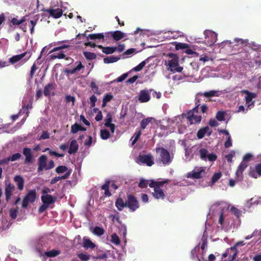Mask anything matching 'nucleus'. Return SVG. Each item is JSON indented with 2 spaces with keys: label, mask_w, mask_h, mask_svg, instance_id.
<instances>
[{
  "label": "nucleus",
  "mask_w": 261,
  "mask_h": 261,
  "mask_svg": "<svg viewBox=\"0 0 261 261\" xmlns=\"http://www.w3.org/2000/svg\"><path fill=\"white\" fill-rule=\"evenodd\" d=\"M219 91L216 90H211L207 92H205L202 94L201 95H203L206 97H212L213 96H218L219 95Z\"/></svg>",
  "instance_id": "7c9ffc66"
},
{
  "label": "nucleus",
  "mask_w": 261,
  "mask_h": 261,
  "mask_svg": "<svg viewBox=\"0 0 261 261\" xmlns=\"http://www.w3.org/2000/svg\"><path fill=\"white\" fill-rule=\"evenodd\" d=\"M83 247L87 249H93L95 247V245L90 240L85 239L83 243Z\"/></svg>",
  "instance_id": "473e14b6"
},
{
  "label": "nucleus",
  "mask_w": 261,
  "mask_h": 261,
  "mask_svg": "<svg viewBox=\"0 0 261 261\" xmlns=\"http://www.w3.org/2000/svg\"><path fill=\"white\" fill-rule=\"evenodd\" d=\"M151 117H148L145 119H143L141 122V128L142 129H144L146 126L149 124V123L151 122L152 120Z\"/></svg>",
  "instance_id": "c9c22d12"
},
{
  "label": "nucleus",
  "mask_w": 261,
  "mask_h": 261,
  "mask_svg": "<svg viewBox=\"0 0 261 261\" xmlns=\"http://www.w3.org/2000/svg\"><path fill=\"white\" fill-rule=\"evenodd\" d=\"M141 135V131L140 130L137 132L135 133L133 137L131 139H133L134 138V139L133 140L132 143V145H134L136 143V142L138 140V139H139Z\"/></svg>",
  "instance_id": "8fccbe9b"
},
{
  "label": "nucleus",
  "mask_w": 261,
  "mask_h": 261,
  "mask_svg": "<svg viewBox=\"0 0 261 261\" xmlns=\"http://www.w3.org/2000/svg\"><path fill=\"white\" fill-rule=\"evenodd\" d=\"M21 156V155L19 153H15L9 156L10 161L13 162L19 159Z\"/></svg>",
  "instance_id": "6e6d98bb"
},
{
  "label": "nucleus",
  "mask_w": 261,
  "mask_h": 261,
  "mask_svg": "<svg viewBox=\"0 0 261 261\" xmlns=\"http://www.w3.org/2000/svg\"><path fill=\"white\" fill-rule=\"evenodd\" d=\"M60 253L61 252L60 250L53 249L49 251L46 252L45 254L47 257H52L59 255Z\"/></svg>",
  "instance_id": "4c0bfd02"
},
{
  "label": "nucleus",
  "mask_w": 261,
  "mask_h": 261,
  "mask_svg": "<svg viewBox=\"0 0 261 261\" xmlns=\"http://www.w3.org/2000/svg\"><path fill=\"white\" fill-rule=\"evenodd\" d=\"M120 59L116 56H109L103 59V62L106 64L112 63L118 61Z\"/></svg>",
  "instance_id": "2f4dec72"
},
{
  "label": "nucleus",
  "mask_w": 261,
  "mask_h": 261,
  "mask_svg": "<svg viewBox=\"0 0 261 261\" xmlns=\"http://www.w3.org/2000/svg\"><path fill=\"white\" fill-rule=\"evenodd\" d=\"M149 181V180L141 178L138 184V187L141 189L145 188L147 187Z\"/></svg>",
  "instance_id": "79ce46f5"
},
{
  "label": "nucleus",
  "mask_w": 261,
  "mask_h": 261,
  "mask_svg": "<svg viewBox=\"0 0 261 261\" xmlns=\"http://www.w3.org/2000/svg\"><path fill=\"white\" fill-rule=\"evenodd\" d=\"M152 195L155 198L158 199H163L165 197V194L161 189L156 188L155 190H154V192L152 193Z\"/></svg>",
  "instance_id": "c85d7f7f"
},
{
  "label": "nucleus",
  "mask_w": 261,
  "mask_h": 261,
  "mask_svg": "<svg viewBox=\"0 0 261 261\" xmlns=\"http://www.w3.org/2000/svg\"><path fill=\"white\" fill-rule=\"evenodd\" d=\"M18 214V210L16 209L11 208L10 210V216L13 219H15Z\"/></svg>",
  "instance_id": "13d9d810"
},
{
  "label": "nucleus",
  "mask_w": 261,
  "mask_h": 261,
  "mask_svg": "<svg viewBox=\"0 0 261 261\" xmlns=\"http://www.w3.org/2000/svg\"><path fill=\"white\" fill-rule=\"evenodd\" d=\"M138 76L137 75H134L132 77L129 78L126 81V83L127 84H133L136 82V81L138 79Z\"/></svg>",
  "instance_id": "69168bd1"
},
{
  "label": "nucleus",
  "mask_w": 261,
  "mask_h": 261,
  "mask_svg": "<svg viewBox=\"0 0 261 261\" xmlns=\"http://www.w3.org/2000/svg\"><path fill=\"white\" fill-rule=\"evenodd\" d=\"M169 182V180L168 179H164L162 181H156V188L161 189L160 188L162 187L165 184L168 183Z\"/></svg>",
  "instance_id": "864d4df0"
},
{
  "label": "nucleus",
  "mask_w": 261,
  "mask_h": 261,
  "mask_svg": "<svg viewBox=\"0 0 261 261\" xmlns=\"http://www.w3.org/2000/svg\"><path fill=\"white\" fill-rule=\"evenodd\" d=\"M222 174L221 172L215 173L213 175L211 179L212 184L213 185L217 182L221 177Z\"/></svg>",
  "instance_id": "09e8293b"
},
{
  "label": "nucleus",
  "mask_w": 261,
  "mask_h": 261,
  "mask_svg": "<svg viewBox=\"0 0 261 261\" xmlns=\"http://www.w3.org/2000/svg\"><path fill=\"white\" fill-rule=\"evenodd\" d=\"M112 120V115L109 113L106 116V118L105 119V125L106 126H108V125L111 124V122Z\"/></svg>",
  "instance_id": "4d7b16f0"
},
{
  "label": "nucleus",
  "mask_w": 261,
  "mask_h": 261,
  "mask_svg": "<svg viewBox=\"0 0 261 261\" xmlns=\"http://www.w3.org/2000/svg\"><path fill=\"white\" fill-rule=\"evenodd\" d=\"M126 202V207L129 208L130 212H135L140 207L139 202L134 195H127Z\"/></svg>",
  "instance_id": "20e7f679"
},
{
  "label": "nucleus",
  "mask_w": 261,
  "mask_h": 261,
  "mask_svg": "<svg viewBox=\"0 0 261 261\" xmlns=\"http://www.w3.org/2000/svg\"><path fill=\"white\" fill-rule=\"evenodd\" d=\"M205 135L204 130L202 128H200L197 133V137L198 139H200L203 138Z\"/></svg>",
  "instance_id": "680f3d73"
},
{
  "label": "nucleus",
  "mask_w": 261,
  "mask_h": 261,
  "mask_svg": "<svg viewBox=\"0 0 261 261\" xmlns=\"http://www.w3.org/2000/svg\"><path fill=\"white\" fill-rule=\"evenodd\" d=\"M139 160L141 163L145 164L148 166H151L154 164L151 156L149 155H140Z\"/></svg>",
  "instance_id": "6ab92c4d"
},
{
  "label": "nucleus",
  "mask_w": 261,
  "mask_h": 261,
  "mask_svg": "<svg viewBox=\"0 0 261 261\" xmlns=\"http://www.w3.org/2000/svg\"><path fill=\"white\" fill-rule=\"evenodd\" d=\"M14 180L17 183V188L19 190L22 191L24 188V179L20 175H16Z\"/></svg>",
  "instance_id": "b1692460"
},
{
  "label": "nucleus",
  "mask_w": 261,
  "mask_h": 261,
  "mask_svg": "<svg viewBox=\"0 0 261 261\" xmlns=\"http://www.w3.org/2000/svg\"><path fill=\"white\" fill-rule=\"evenodd\" d=\"M36 197L37 193L35 190L29 191L23 199L22 207L24 208H27L29 203H33L35 202Z\"/></svg>",
  "instance_id": "39448f33"
},
{
  "label": "nucleus",
  "mask_w": 261,
  "mask_h": 261,
  "mask_svg": "<svg viewBox=\"0 0 261 261\" xmlns=\"http://www.w3.org/2000/svg\"><path fill=\"white\" fill-rule=\"evenodd\" d=\"M156 152L159 153V157L158 160L164 166L169 165L172 161L173 156L170 155L169 152L163 147H159L155 149Z\"/></svg>",
  "instance_id": "f03ea898"
},
{
  "label": "nucleus",
  "mask_w": 261,
  "mask_h": 261,
  "mask_svg": "<svg viewBox=\"0 0 261 261\" xmlns=\"http://www.w3.org/2000/svg\"><path fill=\"white\" fill-rule=\"evenodd\" d=\"M175 44V49L176 50L184 49L189 47V45L187 43L174 42Z\"/></svg>",
  "instance_id": "58836bf2"
},
{
  "label": "nucleus",
  "mask_w": 261,
  "mask_h": 261,
  "mask_svg": "<svg viewBox=\"0 0 261 261\" xmlns=\"http://www.w3.org/2000/svg\"><path fill=\"white\" fill-rule=\"evenodd\" d=\"M205 174V169L203 167L195 168L193 170L187 173V177L192 179L202 178Z\"/></svg>",
  "instance_id": "423d86ee"
},
{
  "label": "nucleus",
  "mask_w": 261,
  "mask_h": 261,
  "mask_svg": "<svg viewBox=\"0 0 261 261\" xmlns=\"http://www.w3.org/2000/svg\"><path fill=\"white\" fill-rule=\"evenodd\" d=\"M111 242L116 245L120 244V241L119 238L116 233H114L111 235Z\"/></svg>",
  "instance_id": "ea45409f"
},
{
  "label": "nucleus",
  "mask_w": 261,
  "mask_h": 261,
  "mask_svg": "<svg viewBox=\"0 0 261 261\" xmlns=\"http://www.w3.org/2000/svg\"><path fill=\"white\" fill-rule=\"evenodd\" d=\"M25 21V17H23L20 20H18L16 18H13L11 20V23L13 25H20Z\"/></svg>",
  "instance_id": "de8ad7c7"
},
{
  "label": "nucleus",
  "mask_w": 261,
  "mask_h": 261,
  "mask_svg": "<svg viewBox=\"0 0 261 261\" xmlns=\"http://www.w3.org/2000/svg\"><path fill=\"white\" fill-rule=\"evenodd\" d=\"M56 89V85L55 83H48L44 88L43 93L45 96H49L52 91H54Z\"/></svg>",
  "instance_id": "aec40b11"
},
{
  "label": "nucleus",
  "mask_w": 261,
  "mask_h": 261,
  "mask_svg": "<svg viewBox=\"0 0 261 261\" xmlns=\"http://www.w3.org/2000/svg\"><path fill=\"white\" fill-rule=\"evenodd\" d=\"M225 113L224 111H219L216 114V119L219 121L225 120Z\"/></svg>",
  "instance_id": "37998d69"
},
{
  "label": "nucleus",
  "mask_w": 261,
  "mask_h": 261,
  "mask_svg": "<svg viewBox=\"0 0 261 261\" xmlns=\"http://www.w3.org/2000/svg\"><path fill=\"white\" fill-rule=\"evenodd\" d=\"M199 109H200V112L203 114L206 113L208 111V108L205 104H203L202 105H200L199 107Z\"/></svg>",
  "instance_id": "bf43d9fd"
},
{
  "label": "nucleus",
  "mask_w": 261,
  "mask_h": 261,
  "mask_svg": "<svg viewBox=\"0 0 261 261\" xmlns=\"http://www.w3.org/2000/svg\"><path fill=\"white\" fill-rule=\"evenodd\" d=\"M83 55L88 60H92L95 59L96 58V55L95 53L89 52V51H84Z\"/></svg>",
  "instance_id": "e433bc0d"
},
{
  "label": "nucleus",
  "mask_w": 261,
  "mask_h": 261,
  "mask_svg": "<svg viewBox=\"0 0 261 261\" xmlns=\"http://www.w3.org/2000/svg\"><path fill=\"white\" fill-rule=\"evenodd\" d=\"M47 158L46 155H41L38 159L37 172L40 173L43 170H48L53 169L55 167V163L53 160L49 161L48 164H47Z\"/></svg>",
  "instance_id": "7ed1b4c3"
},
{
  "label": "nucleus",
  "mask_w": 261,
  "mask_h": 261,
  "mask_svg": "<svg viewBox=\"0 0 261 261\" xmlns=\"http://www.w3.org/2000/svg\"><path fill=\"white\" fill-rule=\"evenodd\" d=\"M68 168L66 166L60 165L56 168V172L58 174L67 172L68 171Z\"/></svg>",
  "instance_id": "a19ab883"
},
{
  "label": "nucleus",
  "mask_w": 261,
  "mask_h": 261,
  "mask_svg": "<svg viewBox=\"0 0 261 261\" xmlns=\"http://www.w3.org/2000/svg\"><path fill=\"white\" fill-rule=\"evenodd\" d=\"M199 102L200 100L196 98V106L185 114V116L190 122V124L199 123L201 121V116L196 114L198 112L199 107L200 106Z\"/></svg>",
  "instance_id": "f257e3e1"
},
{
  "label": "nucleus",
  "mask_w": 261,
  "mask_h": 261,
  "mask_svg": "<svg viewBox=\"0 0 261 261\" xmlns=\"http://www.w3.org/2000/svg\"><path fill=\"white\" fill-rule=\"evenodd\" d=\"M146 64L145 61L141 62L139 65L134 68L133 70L135 71H139L142 69Z\"/></svg>",
  "instance_id": "5fc2aeb1"
},
{
  "label": "nucleus",
  "mask_w": 261,
  "mask_h": 261,
  "mask_svg": "<svg viewBox=\"0 0 261 261\" xmlns=\"http://www.w3.org/2000/svg\"><path fill=\"white\" fill-rule=\"evenodd\" d=\"M152 91V89L141 90L138 98L139 101L141 103L149 101L150 99V93Z\"/></svg>",
  "instance_id": "9d476101"
},
{
  "label": "nucleus",
  "mask_w": 261,
  "mask_h": 261,
  "mask_svg": "<svg viewBox=\"0 0 261 261\" xmlns=\"http://www.w3.org/2000/svg\"><path fill=\"white\" fill-rule=\"evenodd\" d=\"M179 58L171 59L168 60V65L169 69L172 72H180L183 69V67L179 66Z\"/></svg>",
  "instance_id": "1a4fd4ad"
},
{
  "label": "nucleus",
  "mask_w": 261,
  "mask_h": 261,
  "mask_svg": "<svg viewBox=\"0 0 261 261\" xmlns=\"http://www.w3.org/2000/svg\"><path fill=\"white\" fill-rule=\"evenodd\" d=\"M71 169H69V170L63 176H56L54 178H52L50 180V184L53 185L60 180L65 179L68 178L71 173Z\"/></svg>",
  "instance_id": "5701e85b"
},
{
  "label": "nucleus",
  "mask_w": 261,
  "mask_h": 261,
  "mask_svg": "<svg viewBox=\"0 0 261 261\" xmlns=\"http://www.w3.org/2000/svg\"><path fill=\"white\" fill-rule=\"evenodd\" d=\"M46 12H48L50 16H53L55 18H59L63 14V11L61 9L57 8L56 9H47Z\"/></svg>",
  "instance_id": "a211bd4d"
},
{
  "label": "nucleus",
  "mask_w": 261,
  "mask_h": 261,
  "mask_svg": "<svg viewBox=\"0 0 261 261\" xmlns=\"http://www.w3.org/2000/svg\"><path fill=\"white\" fill-rule=\"evenodd\" d=\"M79 149V145L76 140H72L70 143L68 153L70 154L76 153Z\"/></svg>",
  "instance_id": "4be33fe9"
},
{
  "label": "nucleus",
  "mask_w": 261,
  "mask_h": 261,
  "mask_svg": "<svg viewBox=\"0 0 261 261\" xmlns=\"http://www.w3.org/2000/svg\"><path fill=\"white\" fill-rule=\"evenodd\" d=\"M49 138V134L47 131H43L40 139H47Z\"/></svg>",
  "instance_id": "338daca9"
},
{
  "label": "nucleus",
  "mask_w": 261,
  "mask_h": 261,
  "mask_svg": "<svg viewBox=\"0 0 261 261\" xmlns=\"http://www.w3.org/2000/svg\"><path fill=\"white\" fill-rule=\"evenodd\" d=\"M230 212H232V213H233V214L238 218H239L242 215L241 211L234 206H232L230 208Z\"/></svg>",
  "instance_id": "c03bdc74"
},
{
  "label": "nucleus",
  "mask_w": 261,
  "mask_h": 261,
  "mask_svg": "<svg viewBox=\"0 0 261 261\" xmlns=\"http://www.w3.org/2000/svg\"><path fill=\"white\" fill-rule=\"evenodd\" d=\"M229 250V257L228 261H233L238 254V251L236 246L228 248Z\"/></svg>",
  "instance_id": "393cba45"
},
{
  "label": "nucleus",
  "mask_w": 261,
  "mask_h": 261,
  "mask_svg": "<svg viewBox=\"0 0 261 261\" xmlns=\"http://www.w3.org/2000/svg\"><path fill=\"white\" fill-rule=\"evenodd\" d=\"M200 158L202 160H208L211 162H214L217 160V156L214 153H208V151L205 148H201L199 150Z\"/></svg>",
  "instance_id": "6e6552de"
},
{
  "label": "nucleus",
  "mask_w": 261,
  "mask_h": 261,
  "mask_svg": "<svg viewBox=\"0 0 261 261\" xmlns=\"http://www.w3.org/2000/svg\"><path fill=\"white\" fill-rule=\"evenodd\" d=\"M116 51V47H104L102 52L106 54H112Z\"/></svg>",
  "instance_id": "a18cd8bd"
},
{
  "label": "nucleus",
  "mask_w": 261,
  "mask_h": 261,
  "mask_svg": "<svg viewBox=\"0 0 261 261\" xmlns=\"http://www.w3.org/2000/svg\"><path fill=\"white\" fill-rule=\"evenodd\" d=\"M84 68L85 67L83 65L82 62L79 61L76 67L72 69L66 68L65 69L64 72L67 75H69V74H74L75 72L80 71L82 69Z\"/></svg>",
  "instance_id": "dca6fc26"
},
{
  "label": "nucleus",
  "mask_w": 261,
  "mask_h": 261,
  "mask_svg": "<svg viewBox=\"0 0 261 261\" xmlns=\"http://www.w3.org/2000/svg\"><path fill=\"white\" fill-rule=\"evenodd\" d=\"M92 90L94 93L99 95L100 93L99 92L98 87L96 85L94 82H92L90 84Z\"/></svg>",
  "instance_id": "3c124183"
},
{
  "label": "nucleus",
  "mask_w": 261,
  "mask_h": 261,
  "mask_svg": "<svg viewBox=\"0 0 261 261\" xmlns=\"http://www.w3.org/2000/svg\"><path fill=\"white\" fill-rule=\"evenodd\" d=\"M250 176L257 178L258 176L261 175V163L257 164L255 167V169L250 171Z\"/></svg>",
  "instance_id": "412c9836"
},
{
  "label": "nucleus",
  "mask_w": 261,
  "mask_h": 261,
  "mask_svg": "<svg viewBox=\"0 0 261 261\" xmlns=\"http://www.w3.org/2000/svg\"><path fill=\"white\" fill-rule=\"evenodd\" d=\"M90 100L91 103V107H94L95 106V102L97 100V98L94 95H92L90 97Z\"/></svg>",
  "instance_id": "0e129e2a"
},
{
  "label": "nucleus",
  "mask_w": 261,
  "mask_h": 261,
  "mask_svg": "<svg viewBox=\"0 0 261 261\" xmlns=\"http://www.w3.org/2000/svg\"><path fill=\"white\" fill-rule=\"evenodd\" d=\"M69 43H70V41L68 40H63V41H58L57 42H55V45H59L62 43H64V44H62L58 47H56L54 48L50 52H51V53L55 52V51H58V50H59L61 49L67 48L70 46V45L69 44Z\"/></svg>",
  "instance_id": "2eb2a0df"
},
{
  "label": "nucleus",
  "mask_w": 261,
  "mask_h": 261,
  "mask_svg": "<svg viewBox=\"0 0 261 261\" xmlns=\"http://www.w3.org/2000/svg\"><path fill=\"white\" fill-rule=\"evenodd\" d=\"M104 38V35L102 33H98V34H91L89 35V36L87 37V40H88L89 39L91 40L95 39H101Z\"/></svg>",
  "instance_id": "72a5a7b5"
},
{
  "label": "nucleus",
  "mask_w": 261,
  "mask_h": 261,
  "mask_svg": "<svg viewBox=\"0 0 261 261\" xmlns=\"http://www.w3.org/2000/svg\"><path fill=\"white\" fill-rule=\"evenodd\" d=\"M115 206L119 211H121L124 207H126V202L123 201L121 198H118L115 202Z\"/></svg>",
  "instance_id": "c756f323"
},
{
  "label": "nucleus",
  "mask_w": 261,
  "mask_h": 261,
  "mask_svg": "<svg viewBox=\"0 0 261 261\" xmlns=\"http://www.w3.org/2000/svg\"><path fill=\"white\" fill-rule=\"evenodd\" d=\"M232 146V141L230 136L227 137V140L225 142L224 146L225 148H229Z\"/></svg>",
  "instance_id": "052dcab7"
},
{
  "label": "nucleus",
  "mask_w": 261,
  "mask_h": 261,
  "mask_svg": "<svg viewBox=\"0 0 261 261\" xmlns=\"http://www.w3.org/2000/svg\"><path fill=\"white\" fill-rule=\"evenodd\" d=\"M113 97V96L112 95L110 94H107L104 96L102 100L108 102L111 101V100L112 99Z\"/></svg>",
  "instance_id": "774afa93"
},
{
  "label": "nucleus",
  "mask_w": 261,
  "mask_h": 261,
  "mask_svg": "<svg viewBox=\"0 0 261 261\" xmlns=\"http://www.w3.org/2000/svg\"><path fill=\"white\" fill-rule=\"evenodd\" d=\"M110 136L109 132L107 129H101L100 130V137L103 140L108 139Z\"/></svg>",
  "instance_id": "49530a36"
},
{
  "label": "nucleus",
  "mask_w": 261,
  "mask_h": 261,
  "mask_svg": "<svg viewBox=\"0 0 261 261\" xmlns=\"http://www.w3.org/2000/svg\"><path fill=\"white\" fill-rule=\"evenodd\" d=\"M31 56V54L30 52H24L20 55H15L12 56L11 58L9 59V62L11 64H14L19 61H20L21 59H22L23 58L25 57L24 60L25 61L28 60Z\"/></svg>",
  "instance_id": "9b49d317"
},
{
  "label": "nucleus",
  "mask_w": 261,
  "mask_h": 261,
  "mask_svg": "<svg viewBox=\"0 0 261 261\" xmlns=\"http://www.w3.org/2000/svg\"><path fill=\"white\" fill-rule=\"evenodd\" d=\"M105 231L103 228L99 226H95L93 231V233L98 236H101L103 235Z\"/></svg>",
  "instance_id": "f704fd0d"
},
{
  "label": "nucleus",
  "mask_w": 261,
  "mask_h": 261,
  "mask_svg": "<svg viewBox=\"0 0 261 261\" xmlns=\"http://www.w3.org/2000/svg\"><path fill=\"white\" fill-rule=\"evenodd\" d=\"M78 257L82 261H87L90 259V256L88 254L81 253L77 255Z\"/></svg>",
  "instance_id": "603ef678"
},
{
  "label": "nucleus",
  "mask_w": 261,
  "mask_h": 261,
  "mask_svg": "<svg viewBox=\"0 0 261 261\" xmlns=\"http://www.w3.org/2000/svg\"><path fill=\"white\" fill-rule=\"evenodd\" d=\"M248 165L245 162L242 161L239 166L237 171L236 175L238 177L241 176L243 171L248 167Z\"/></svg>",
  "instance_id": "bb28decb"
},
{
  "label": "nucleus",
  "mask_w": 261,
  "mask_h": 261,
  "mask_svg": "<svg viewBox=\"0 0 261 261\" xmlns=\"http://www.w3.org/2000/svg\"><path fill=\"white\" fill-rule=\"evenodd\" d=\"M15 190V186L11 184L8 183L6 185L5 189V195L6 197V201L9 202L13 195V192Z\"/></svg>",
  "instance_id": "f8f14e48"
},
{
  "label": "nucleus",
  "mask_w": 261,
  "mask_h": 261,
  "mask_svg": "<svg viewBox=\"0 0 261 261\" xmlns=\"http://www.w3.org/2000/svg\"><path fill=\"white\" fill-rule=\"evenodd\" d=\"M22 152L25 156L24 163L25 164L32 163L33 160V154L31 149L30 148L25 147L23 149Z\"/></svg>",
  "instance_id": "ddd939ff"
},
{
  "label": "nucleus",
  "mask_w": 261,
  "mask_h": 261,
  "mask_svg": "<svg viewBox=\"0 0 261 261\" xmlns=\"http://www.w3.org/2000/svg\"><path fill=\"white\" fill-rule=\"evenodd\" d=\"M41 200L43 203L49 206L56 202V198H54L52 195L49 194L43 195L41 196Z\"/></svg>",
  "instance_id": "f3484780"
},
{
  "label": "nucleus",
  "mask_w": 261,
  "mask_h": 261,
  "mask_svg": "<svg viewBox=\"0 0 261 261\" xmlns=\"http://www.w3.org/2000/svg\"><path fill=\"white\" fill-rule=\"evenodd\" d=\"M243 93L246 94L245 97L246 103L248 105V107L254 104V101H252L253 98H255L256 95L255 93L250 92L247 90L242 91Z\"/></svg>",
  "instance_id": "4468645a"
},
{
  "label": "nucleus",
  "mask_w": 261,
  "mask_h": 261,
  "mask_svg": "<svg viewBox=\"0 0 261 261\" xmlns=\"http://www.w3.org/2000/svg\"><path fill=\"white\" fill-rule=\"evenodd\" d=\"M128 73H123V74H122L121 76H120L119 77H118L117 79V80H116L117 82H122L128 76Z\"/></svg>",
  "instance_id": "e2e57ef3"
},
{
  "label": "nucleus",
  "mask_w": 261,
  "mask_h": 261,
  "mask_svg": "<svg viewBox=\"0 0 261 261\" xmlns=\"http://www.w3.org/2000/svg\"><path fill=\"white\" fill-rule=\"evenodd\" d=\"M86 128L81 125L77 124V123H74L71 126V133L72 134H76L79 131H85Z\"/></svg>",
  "instance_id": "cd10ccee"
},
{
  "label": "nucleus",
  "mask_w": 261,
  "mask_h": 261,
  "mask_svg": "<svg viewBox=\"0 0 261 261\" xmlns=\"http://www.w3.org/2000/svg\"><path fill=\"white\" fill-rule=\"evenodd\" d=\"M205 42L207 46H212L217 40V34L213 31L206 30L204 32Z\"/></svg>",
  "instance_id": "0eeeda50"
},
{
  "label": "nucleus",
  "mask_w": 261,
  "mask_h": 261,
  "mask_svg": "<svg viewBox=\"0 0 261 261\" xmlns=\"http://www.w3.org/2000/svg\"><path fill=\"white\" fill-rule=\"evenodd\" d=\"M109 33L115 41H119L124 37V34L120 31H115Z\"/></svg>",
  "instance_id": "a878e982"
}]
</instances>
